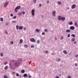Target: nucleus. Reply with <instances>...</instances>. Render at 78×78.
Returning a JSON list of instances; mask_svg holds the SVG:
<instances>
[{"mask_svg": "<svg viewBox=\"0 0 78 78\" xmlns=\"http://www.w3.org/2000/svg\"><path fill=\"white\" fill-rule=\"evenodd\" d=\"M21 8V7H20V6H17L16 8L15 9V11H16V12H17V10L19 9H20Z\"/></svg>", "mask_w": 78, "mask_h": 78, "instance_id": "1", "label": "nucleus"}, {"mask_svg": "<svg viewBox=\"0 0 78 78\" xmlns=\"http://www.w3.org/2000/svg\"><path fill=\"white\" fill-rule=\"evenodd\" d=\"M30 41L32 42H36V40H35V39H34L33 38H30Z\"/></svg>", "mask_w": 78, "mask_h": 78, "instance_id": "2", "label": "nucleus"}, {"mask_svg": "<svg viewBox=\"0 0 78 78\" xmlns=\"http://www.w3.org/2000/svg\"><path fill=\"white\" fill-rule=\"evenodd\" d=\"M31 12L32 16H34L35 15V14H34V9H32L31 11Z\"/></svg>", "mask_w": 78, "mask_h": 78, "instance_id": "3", "label": "nucleus"}, {"mask_svg": "<svg viewBox=\"0 0 78 78\" xmlns=\"http://www.w3.org/2000/svg\"><path fill=\"white\" fill-rule=\"evenodd\" d=\"M8 2H5L4 4V8H5L6 7H7V6H8Z\"/></svg>", "mask_w": 78, "mask_h": 78, "instance_id": "4", "label": "nucleus"}, {"mask_svg": "<svg viewBox=\"0 0 78 78\" xmlns=\"http://www.w3.org/2000/svg\"><path fill=\"white\" fill-rule=\"evenodd\" d=\"M19 63V62H16L15 63H14V66H15V67H17V66H18V63Z\"/></svg>", "mask_w": 78, "mask_h": 78, "instance_id": "5", "label": "nucleus"}, {"mask_svg": "<svg viewBox=\"0 0 78 78\" xmlns=\"http://www.w3.org/2000/svg\"><path fill=\"white\" fill-rule=\"evenodd\" d=\"M76 6V5L75 4H73L72 5V9H74V8H75Z\"/></svg>", "mask_w": 78, "mask_h": 78, "instance_id": "6", "label": "nucleus"}, {"mask_svg": "<svg viewBox=\"0 0 78 78\" xmlns=\"http://www.w3.org/2000/svg\"><path fill=\"white\" fill-rule=\"evenodd\" d=\"M69 28L70 30H73L75 29V27L73 26H71Z\"/></svg>", "mask_w": 78, "mask_h": 78, "instance_id": "7", "label": "nucleus"}, {"mask_svg": "<svg viewBox=\"0 0 78 78\" xmlns=\"http://www.w3.org/2000/svg\"><path fill=\"white\" fill-rule=\"evenodd\" d=\"M56 14V11H53L52 12V15L54 16H55V15Z\"/></svg>", "mask_w": 78, "mask_h": 78, "instance_id": "8", "label": "nucleus"}, {"mask_svg": "<svg viewBox=\"0 0 78 78\" xmlns=\"http://www.w3.org/2000/svg\"><path fill=\"white\" fill-rule=\"evenodd\" d=\"M62 17H61V16H59L58 17V20H61V18Z\"/></svg>", "mask_w": 78, "mask_h": 78, "instance_id": "9", "label": "nucleus"}, {"mask_svg": "<svg viewBox=\"0 0 78 78\" xmlns=\"http://www.w3.org/2000/svg\"><path fill=\"white\" fill-rule=\"evenodd\" d=\"M61 20L62 21H64V20H66V18L64 17H62Z\"/></svg>", "mask_w": 78, "mask_h": 78, "instance_id": "10", "label": "nucleus"}, {"mask_svg": "<svg viewBox=\"0 0 78 78\" xmlns=\"http://www.w3.org/2000/svg\"><path fill=\"white\" fill-rule=\"evenodd\" d=\"M19 30H23V27L22 26H20L19 27Z\"/></svg>", "mask_w": 78, "mask_h": 78, "instance_id": "11", "label": "nucleus"}, {"mask_svg": "<svg viewBox=\"0 0 78 78\" xmlns=\"http://www.w3.org/2000/svg\"><path fill=\"white\" fill-rule=\"evenodd\" d=\"M75 41V38H72L71 39V42H74Z\"/></svg>", "mask_w": 78, "mask_h": 78, "instance_id": "12", "label": "nucleus"}, {"mask_svg": "<svg viewBox=\"0 0 78 78\" xmlns=\"http://www.w3.org/2000/svg\"><path fill=\"white\" fill-rule=\"evenodd\" d=\"M23 76L24 77H25V78H26V77H27L28 75L27 74H23Z\"/></svg>", "mask_w": 78, "mask_h": 78, "instance_id": "13", "label": "nucleus"}, {"mask_svg": "<svg viewBox=\"0 0 78 78\" xmlns=\"http://www.w3.org/2000/svg\"><path fill=\"white\" fill-rule=\"evenodd\" d=\"M23 42V40L22 39H20V44L22 43Z\"/></svg>", "mask_w": 78, "mask_h": 78, "instance_id": "14", "label": "nucleus"}, {"mask_svg": "<svg viewBox=\"0 0 78 78\" xmlns=\"http://www.w3.org/2000/svg\"><path fill=\"white\" fill-rule=\"evenodd\" d=\"M66 32L67 33H69V32H70V30H69V29H67V30H66Z\"/></svg>", "mask_w": 78, "mask_h": 78, "instance_id": "15", "label": "nucleus"}, {"mask_svg": "<svg viewBox=\"0 0 78 78\" xmlns=\"http://www.w3.org/2000/svg\"><path fill=\"white\" fill-rule=\"evenodd\" d=\"M63 52L64 54H67V51H66L65 50H63Z\"/></svg>", "mask_w": 78, "mask_h": 78, "instance_id": "16", "label": "nucleus"}, {"mask_svg": "<svg viewBox=\"0 0 78 78\" xmlns=\"http://www.w3.org/2000/svg\"><path fill=\"white\" fill-rule=\"evenodd\" d=\"M21 73H25V70L24 69H23L22 70V71H21Z\"/></svg>", "mask_w": 78, "mask_h": 78, "instance_id": "17", "label": "nucleus"}, {"mask_svg": "<svg viewBox=\"0 0 78 78\" xmlns=\"http://www.w3.org/2000/svg\"><path fill=\"white\" fill-rule=\"evenodd\" d=\"M71 36H73V37H75V36H76L74 34H72L71 35Z\"/></svg>", "mask_w": 78, "mask_h": 78, "instance_id": "18", "label": "nucleus"}, {"mask_svg": "<svg viewBox=\"0 0 78 78\" xmlns=\"http://www.w3.org/2000/svg\"><path fill=\"white\" fill-rule=\"evenodd\" d=\"M17 22V21H12V23H16Z\"/></svg>", "mask_w": 78, "mask_h": 78, "instance_id": "19", "label": "nucleus"}, {"mask_svg": "<svg viewBox=\"0 0 78 78\" xmlns=\"http://www.w3.org/2000/svg\"><path fill=\"white\" fill-rule=\"evenodd\" d=\"M24 47L25 48H28V45L27 44H25L24 45Z\"/></svg>", "mask_w": 78, "mask_h": 78, "instance_id": "20", "label": "nucleus"}, {"mask_svg": "<svg viewBox=\"0 0 78 78\" xmlns=\"http://www.w3.org/2000/svg\"><path fill=\"white\" fill-rule=\"evenodd\" d=\"M58 4L59 5H61V2L58 1Z\"/></svg>", "mask_w": 78, "mask_h": 78, "instance_id": "21", "label": "nucleus"}, {"mask_svg": "<svg viewBox=\"0 0 78 78\" xmlns=\"http://www.w3.org/2000/svg\"><path fill=\"white\" fill-rule=\"evenodd\" d=\"M17 18V16H13L12 17V19H16Z\"/></svg>", "mask_w": 78, "mask_h": 78, "instance_id": "22", "label": "nucleus"}, {"mask_svg": "<svg viewBox=\"0 0 78 78\" xmlns=\"http://www.w3.org/2000/svg\"><path fill=\"white\" fill-rule=\"evenodd\" d=\"M4 78H8V77H7V75H5L4 76Z\"/></svg>", "mask_w": 78, "mask_h": 78, "instance_id": "23", "label": "nucleus"}, {"mask_svg": "<svg viewBox=\"0 0 78 78\" xmlns=\"http://www.w3.org/2000/svg\"><path fill=\"white\" fill-rule=\"evenodd\" d=\"M39 31H40V29H37L36 30V31L37 32H39Z\"/></svg>", "mask_w": 78, "mask_h": 78, "instance_id": "24", "label": "nucleus"}, {"mask_svg": "<svg viewBox=\"0 0 78 78\" xmlns=\"http://www.w3.org/2000/svg\"><path fill=\"white\" fill-rule=\"evenodd\" d=\"M16 30H19V26L18 25H16Z\"/></svg>", "mask_w": 78, "mask_h": 78, "instance_id": "25", "label": "nucleus"}, {"mask_svg": "<svg viewBox=\"0 0 78 78\" xmlns=\"http://www.w3.org/2000/svg\"><path fill=\"white\" fill-rule=\"evenodd\" d=\"M7 69H8V66H7L5 67V70H7Z\"/></svg>", "mask_w": 78, "mask_h": 78, "instance_id": "26", "label": "nucleus"}, {"mask_svg": "<svg viewBox=\"0 0 78 78\" xmlns=\"http://www.w3.org/2000/svg\"><path fill=\"white\" fill-rule=\"evenodd\" d=\"M61 61V58H58L57 61H58L59 62V61Z\"/></svg>", "mask_w": 78, "mask_h": 78, "instance_id": "27", "label": "nucleus"}, {"mask_svg": "<svg viewBox=\"0 0 78 78\" xmlns=\"http://www.w3.org/2000/svg\"><path fill=\"white\" fill-rule=\"evenodd\" d=\"M0 55L2 57V56H3V53H1V54H0Z\"/></svg>", "mask_w": 78, "mask_h": 78, "instance_id": "28", "label": "nucleus"}, {"mask_svg": "<svg viewBox=\"0 0 78 78\" xmlns=\"http://www.w3.org/2000/svg\"><path fill=\"white\" fill-rule=\"evenodd\" d=\"M69 25H72L73 24V22H72L71 21L69 22Z\"/></svg>", "mask_w": 78, "mask_h": 78, "instance_id": "29", "label": "nucleus"}, {"mask_svg": "<svg viewBox=\"0 0 78 78\" xmlns=\"http://www.w3.org/2000/svg\"><path fill=\"white\" fill-rule=\"evenodd\" d=\"M64 39V37L63 36H62V37L60 38V40H62Z\"/></svg>", "mask_w": 78, "mask_h": 78, "instance_id": "30", "label": "nucleus"}, {"mask_svg": "<svg viewBox=\"0 0 78 78\" xmlns=\"http://www.w3.org/2000/svg\"><path fill=\"white\" fill-rule=\"evenodd\" d=\"M56 55V53L55 52L51 53V55Z\"/></svg>", "mask_w": 78, "mask_h": 78, "instance_id": "31", "label": "nucleus"}, {"mask_svg": "<svg viewBox=\"0 0 78 78\" xmlns=\"http://www.w3.org/2000/svg\"><path fill=\"white\" fill-rule=\"evenodd\" d=\"M0 20L1 21H3V18H0Z\"/></svg>", "mask_w": 78, "mask_h": 78, "instance_id": "32", "label": "nucleus"}, {"mask_svg": "<svg viewBox=\"0 0 78 78\" xmlns=\"http://www.w3.org/2000/svg\"><path fill=\"white\" fill-rule=\"evenodd\" d=\"M16 76H19V74L18 73H17L16 74Z\"/></svg>", "mask_w": 78, "mask_h": 78, "instance_id": "33", "label": "nucleus"}, {"mask_svg": "<svg viewBox=\"0 0 78 78\" xmlns=\"http://www.w3.org/2000/svg\"><path fill=\"white\" fill-rule=\"evenodd\" d=\"M31 48H34V46L33 45H31Z\"/></svg>", "mask_w": 78, "mask_h": 78, "instance_id": "34", "label": "nucleus"}, {"mask_svg": "<svg viewBox=\"0 0 78 78\" xmlns=\"http://www.w3.org/2000/svg\"><path fill=\"white\" fill-rule=\"evenodd\" d=\"M10 43L12 45V44H14V42H13V41H12L10 42Z\"/></svg>", "mask_w": 78, "mask_h": 78, "instance_id": "35", "label": "nucleus"}, {"mask_svg": "<svg viewBox=\"0 0 78 78\" xmlns=\"http://www.w3.org/2000/svg\"><path fill=\"white\" fill-rule=\"evenodd\" d=\"M22 14H23V15H24V14H25V12L24 11L23 12H22Z\"/></svg>", "mask_w": 78, "mask_h": 78, "instance_id": "36", "label": "nucleus"}, {"mask_svg": "<svg viewBox=\"0 0 78 78\" xmlns=\"http://www.w3.org/2000/svg\"><path fill=\"white\" fill-rule=\"evenodd\" d=\"M70 34H68L67 35V37H70Z\"/></svg>", "mask_w": 78, "mask_h": 78, "instance_id": "37", "label": "nucleus"}, {"mask_svg": "<svg viewBox=\"0 0 78 78\" xmlns=\"http://www.w3.org/2000/svg\"><path fill=\"white\" fill-rule=\"evenodd\" d=\"M18 60L20 61H22V59L21 58H20V59H18Z\"/></svg>", "mask_w": 78, "mask_h": 78, "instance_id": "38", "label": "nucleus"}, {"mask_svg": "<svg viewBox=\"0 0 78 78\" xmlns=\"http://www.w3.org/2000/svg\"><path fill=\"white\" fill-rule=\"evenodd\" d=\"M47 31H48V30H47V29H44V31L45 32H47Z\"/></svg>", "mask_w": 78, "mask_h": 78, "instance_id": "39", "label": "nucleus"}, {"mask_svg": "<svg viewBox=\"0 0 78 78\" xmlns=\"http://www.w3.org/2000/svg\"><path fill=\"white\" fill-rule=\"evenodd\" d=\"M6 64H8L7 62H4V65H6Z\"/></svg>", "mask_w": 78, "mask_h": 78, "instance_id": "40", "label": "nucleus"}, {"mask_svg": "<svg viewBox=\"0 0 78 78\" xmlns=\"http://www.w3.org/2000/svg\"><path fill=\"white\" fill-rule=\"evenodd\" d=\"M10 16L11 17H12V16H13V14L12 13L10 14Z\"/></svg>", "mask_w": 78, "mask_h": 78, "instance_id": "41", "label": "nucleus"}, {"mask_svg": "<svg viewBox=\"0 0 78 78\" xmlns=\"http://www.w3.org/2000/svg\"><path fill=\"white\" fill-rule=\"evenodd\" d=\"M42 35H45V33H44V32H43V33H42Z\"/></svg>", "mask_w": 78, "mask_h": 78, "instance_id": "42", "label": "nucleus"}, {"mask_svg": "<svg viewBox=\"0 0 78 78\" xmlns=\"http://www.w3.org/2000/svg\"><path fill=\"white\" fill-rule=\"evenodd\" d=\"M39 42H40V41H39L37 40V44H39Z\"/></svg>", "mask_w": 78, "mask_h": 78, "instance_id": "43", "label": "nucleus"}, {"mask_svg": "<svg viewBox=\"0 0 78 78\" xmlns=\"http://www.w3.org/2000/svg\"><path fill=\"white\" fill-rule=\"evenodd\" d=\"M39 7H41L42 6V4H39Z\"/></svg>", "mask_w": 78, "mask_h": 78, "instance_id": "44", "label": "nucleus"}, {"mask_svg": "<svg viewBox=\"0 0 78 78\" xmlns=\"http://www.w3.org/2000/svg\"><path fill=\"white\" fill-rule=\"evenodd\" d=\"M48 51H45V53L46 54L48 53Z\"/></svg>", "mask_w": 78, "mask_h": 78, "instance_id": "45", "label": "nucleus"}, {"mask_svg": "<svg viewBox=\"0 0 78 78\" xmlns=\"http://www.w3.org/2000/svg\"><path fill=\"white\" fill-rule=\"evenodd\" d=\"M9 25V23H6V25Z\"/></svg>", "mask_w": 78, "mask_h": 78, "instance_id": "46", "label": "nucleus"}, {"mask_svg": "<svg viewBox=\"0 0 78 78\" xmlns=\"http://www.w3.org/2000/svg\"><path fill=\"white\" fill-rule=\"evenodd\" d=\"M75 26H77L78 25L77 24V23H76L75 24Z\"/></svg>", "mask_w": 78, "mask_h": 78, "instance_id": "47", "label": "nucleus"}, {"mask_svg": "<svg viewBox=\"0 0 78 78\" xmlns=\"http://www.w3.org/2000/svg\"><path fill=\"white\" fill-rule=\"evenodd\" d=\"M75 57H76V58H78V55H76Z\"/></svg>", "mask_w": 78, "mask_h": 78, "instance_id": "48", "label": "nucleus"}, {"mask_svg": "<svg viewBox=\"0 0 78 78\" xmlns=\"http://www.w3.org/2000/svg\"><path fill=\"white\" fill-rule=\"evenodd\" d=\"M68 78H71V76H68Z\"/></svg>", "mask_w": 78, "mask_h": 78, "instance_id": "49", "label": "nucleus"}, {"mask_svg": "<svg viewBox=\"0 0 78 78\" xmlns=\"http://www.w3.org/2000/svg\"><path fill=\"white\" fill-rule=\"evenodd\" d=\"M55 41H57V38H56V37H55Z\"/></svg>", "mask_w": 78, "mask_h": 78, "instance_id": "50", "label": "nucleus"}, {"mask_svg": "<svg viewBox=\"0 0 78 78\" xmlns=\"http://www.w3.org/2000/svg\"><path fill=\"white\" fill-rule=\"evenodd\" d=\"M49 3V1H47V4H48V3Z\"/></svg>", "mask_w": 78, "mask_h": 78, "instance_id": "51", "label": "nucleus"}, {"mask_svg": "<svg viewBox=\"0 0 78 78\" xmlns=\"http://www.w3.org/2000/svg\"><path fill=\"white\" fill-rule=\"evenodd\" d=\"M29 75V76H28V78H31V75Z\"/></svg>", "mask_w": 78, "mask_h": 78, "instance_id": "52", "label": "nucleus"}, {"mask_svg": "<svg viewBox=\"0 0 78 78\" xmlns=\"http://www.w3.org/2000/svg\"><path fill=\"white\" fill-rule=\"evenodd\" d=\"M33 1H35V2H34V3H35L36 2V0H33Z\"/></svg>", "mask_w": 78, "mask_h": 78, "instance_id": "53", "label": "nucleus"}, {"mask_svg": "<svg viewBox=\"0 0 78 78\" xmlns=\"http://www.w3.org/2000/svg\"><path fill=\"white\" fill-rule=\"evenodd\" d=\"M55 78H59V77L58 76H56V77H55Z\"/></svg>", "mask_w": 78, "mask_h": 78, "instance_id": "54", "label": "nucleus"}, {"mask_svg": "<svg viewBox=\"0 0 78 78\" xmlns=\"http://www.w3.org/2000/svg\"><path fill=\"white\" fill-rule=\"evenodd\" d=\"M74 44H76V41H75L74 42Z\"/></svg>", "mask_w": 78, "mask_h": 78, "instance_id": "55", "label": "nucleus"}, {"mask_svg": "<svg viewBox=\"0 0 78 78\" xmlns=\"http://www.w3.org/2000/svg\"><path fill=\"white\" fill-rule=\"evenodd\" d=\"M75 66H76H76H77V64L76 63L75 64Z\"/></svg>", "mask_w": 78, "mask_h": 78, "instance_id": "56", "label": "nucleus"}, {"mask_svg": "<svg viewBox=\"0 0 78 78\" xmlns=\"http://www.w3.org/2000/svg\"><path fill=\"white\" fill-rule=\"evenodd\" d=\"M24 31H25V30H26V28H24Z\"/></svg>", "mask_w": 78, "mask_h": 78, "instance_id": "57", "label": "nucleus"}, {"mask_svg": "<svg viewBox=\"0 0 78 78\" xmlns=\"http://www.w3.org/2000/svg\"><path fill=\"white\" fill-rule=\"evenodd\" d=\"M19 14H20V15H21V14H22V13L21 12H20L19 13Z\"/></svg>", "mask_w": 78, "mask_h": 78, "instance_id": "58", "label": "nucleus"}, {"mask_svg": "<svg viewBox=\"0 0 78 78\" xmlns=\"http://www.w3.org/2000/svg\"><path fill=\"white\" fill-rule=\"evenodd\" d=\"M59 76H61V74H59Z\"/></svg>", "mask_w": 78, "mask_h": 78, "instance_id": "59", "label": "nucleus"}, {"mask_svg": "<svg viewBox=\"0 0 78 78\" xmlns=\"http://www.w3.org/2000/svg\"><path fill=\"white\" fill-rule=\"evenodd\" d=\"M15 73V72H13L12 73V74H14Z\"/></svg>", "mask_w": 78, "mask_h": 78, "instance_id": "60", "label": "nucleus"}, {"mask_svg": "<svg viewBox=\"0 0 78 78\" xmlns=\"http://www.w3.org/2000/svg\"><path fill=\"white\" fill-rule=\"evenodd\" d=\"M68 9H69V7H68V8H67Z\"/></svg>", "mask_w": 78, "mask_h": 78, "instance_id": "61", "label": "nucleus"}, {"mask_svg": "<svg viewBox=\"0 0 78 78\" xmlns=\"http://www.w3.org/2000/svg\"><path fill=\"white\" fill-rule=\"evenodd\" d=\"M21 75H20V77H21Z\"/></svg>", "mask_w": 78, "mask_h": 78, "instance_id": "62", "label": "nucleus"}, {"mask_svg": "<svg viewBox=\"0 0 78 78\" xmlns=\"http://www.w3.org/2000/svg\"><path fill=\"white\" fill-rule=\"evenodd\" d=\"M42 17H44V16H42Z\"/></svg>", "mask_w": 78, "mask_h": 78, "instance_id": "63", "label": "nucleus"}, {"mask_svg": "<svg viewBox=\"0 0 78 78\" xmlns=\"http://www.w3.org/2000/svg\"><path fill=\"white\" fill-rule=\"evenodd\" d=\"M10 68H11V66L10 65Z\"/></svg>", "mask_w": 78, "mask_h": 78, "instance_id": "64", "label": "nucleus"}]
</instances>
